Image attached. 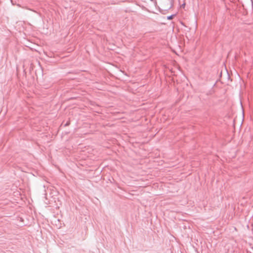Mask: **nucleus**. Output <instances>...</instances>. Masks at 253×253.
I'll return each instance as SVG.
<instances>
[{
    "label": "nucleus",
    "instance_id": "f257e3e1",
    "mask_svg": "<svg viewBox=\"0 0 253 253\" xmlns=\"http://www.w3.org/2000/svg\"><path fill=\"white\" fill-rule=\"evenodd\" d=\"M173 15L169 16L168 17V19L171 20L173 18Z\"/></svg>",
    "mask_w": 253,
    "mask_h": 253
},
{
    "label": "nucleus",
    "instance_id": "f03ea898",
    "mask_svg": "<svg viewBox=\"0 0 253 253\" xmlns=\"http://www.w3.org/2000/svg\"><path fill=\"white\" fill-rule=\"evenodd\" d=\"M151 1H153L154 0H151Z\"/></svg>",
    "mask_w": 253,
    "mask_h": 253
}]
</instances>
